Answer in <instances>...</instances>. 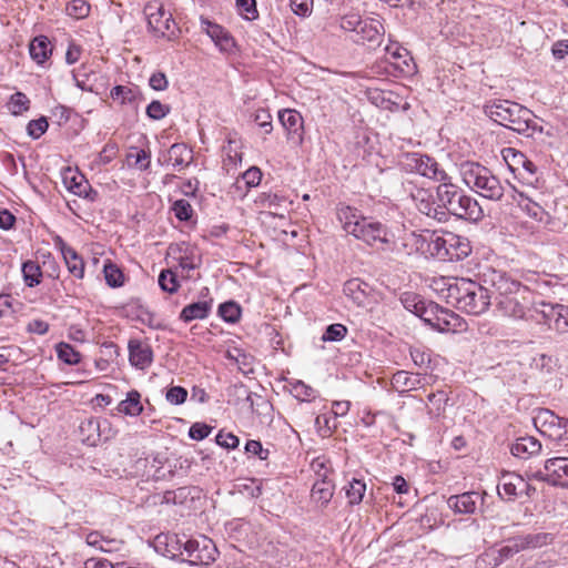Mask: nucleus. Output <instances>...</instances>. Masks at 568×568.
<instances>
[{
  "label": "nucleus",
  "instance_id": "nucleus-1",
  "mask_svg": "<svg viewBox=\"0 0 568 568\" xmlns=\"http://www.w3.org/2000/svg\"><path fill=\"white\" fill-rule=\"evenodd\" d=\"M440 295L457 310L469 315L485 313L491 301L488 288L466 277L442 278L438 283Z\"/></svg>",
  "mask_w": 568,
  "mask_h": 568
},
{
  "label": "nucleus",
  "instance_id": "nucleus-2",
  "mask_svg": "<svg viewBox=\"0 0 568 568\" xmlns=\"http://www.w3.org/2000/svg\"><path fill=\"white\" fill-rule=\"evenodd\" d=\"M417 251L428 253L443 261H460L471 253V246L467 237L453 232L437 234L426 232L425 234H412Z\"/></svg>",
  "mask_w": 568,
  "mask_h": 568
},
{
  "label": "nucleus",
  "instance_id": "nucleus-3",
  "mask_svg": "<svg viewBox=\"0 0 568 568\" xmlns=\"http://www.w3.org/2000/svg\"><path fill=\"white\" fill-rule=\"evenodd\" d=\"M485 113L496 123L525 136H534L536 132H542V128L534 121L535 115L529 109L509 100H497L486 104Z\"/></svg>",
  "mask_w": 568,
  "mask_h": 568
},
{
  "label": "nucleus",
  "instance_id": "nucleus-4",
  "mask_svg": "<svg viewBox=\"0 0 568 568\" xmlns=\"http://www.w3.org/2000/svg\"><path fill=\"white\" fill-rule=\"evenodd\" d=\"M436 197L440 209L446 212V216L450 214L474 223L484 216V211L477 200L450 183V180L437 186Z\"/></svg>",
  "mask_w": 568,
  "mask_h": 568
},
{
  "label": "nucleus",
  "instance_id": "nucleus-5",
  "mask_svg": "<svg viewBox=\"0 0 568 568\" xmlns=\"http://www.w3.org/2000/svg\"><path fill=\"white\" fill-rule=\"evenodd\" d=\"M339 219L346 233L354 235L367 245L384 248L392 241L393 234L386 225L364 216H357L351 207L343 210Z\"/></svg>",
  "mask_w": 568,
  "mask_h": 568
},
{
  "label": "nucleus",
  "instance_id": "nucleus-6",
  "mask_svg": "<svg viewBox=\"0 0 568 568\" xmlns=\"http://www.w3.org/2000/svg\"><path fill=\"white\" fill-rule=\"evenodd\" d=\"M459 173L463 182L480 196L491 201H500L504 196V185L487 166L474 161H464L459 164Z\"/></svg>",
  "mask_w": 568,
  "mask_h": 568
},
{
  "label": "nucleus",
  "instance_id": "nucleus-7",
  "mask_svg": "<svg viewBox=\"0 0 568 568\" xmlns=\"http://www.w3.org/2000/svg\"><path fill=\"white\" fill-rule=\"evenodd\" d=\"M179 554L168 549L172 557L181 556L182 561L192 566H207L216 559L217 549L213 541L206 537L187 539L178 548Z\"/></svg>",
  "mask_w": 568,
  "mask_h": 568
},
{
  "label": "nucleus",
  "instance_id": "nucleus-8",
  "mask_svg": "<svg viewBox=\"0 0 568 568\" xmlns=\"http://www.w3.org/2000/svg\"><path fill=\"white\" fill-rule=\"evenodd\" d=\"M149 30L155 36L169 41L175 40L180 32L172 13L166 11L161 3L151 2L144 8Z\"/></svg>",
  "mask_w": 568,
  "mask_h": 568
},
{
  "label": "nucleus",
  "instance_id": "nucleus-9",
  "mask_svg": "<svg viewBox=\"0 0 568 568\" xmlns=\"http://www.w3.org/2000/svg\"><path fill=\"white\" fill-rule=\"evenodd\" d=\"M532 420L541 435L568 447V419L557 416L550 409L540 408Z\"/></svg>",
  "mask_w": 568,
  "mask_h": 568
},
{
  "label": "nucleus",
  "instance_id": "nucleus-10",
  "mask_svg": "<svg viewBox=\"0 0 568 568\" xmlns=\"http://www.w3.org/2000/svg\"><path fill=\"white\" fill-rule=\"evenodd\" d=\"M508 169L515 176L527 185H534L538 181L537 165L530 161L524 153L513 148H505L501 151Z\"/></svg>",
  "mask_w": 568,
  "mask_h": 568
},
{
  "label": "nucleus",
  "instance_id": "nucleus-11",
  "mask_svg": "<svg viewBox=\"0 0 568 568\" xmlns=\"http://www.w3.org/2000/svg\"><path fill=\"white\" fill-rule=\"evenodd\" d=\"M405 164L409 171L416 172L419 175L436 182H440V184L450 180V176L439 165V163L427 154L408 153L406 154Z\"/></svg>",
  "mask_w": 568,
  "mask_h": 568
},
{
  "label": "nucleus",
  "instance_id": "nucleus-12",
  "mask_svg": "<svg viewBox=\"0 0 568 568\" xmlns=\"http://www.w3.org/2000/svg\"><path fill=\"white\" fill-rule=\"evenodd\" d=\"M536 321L548 325L560 334L568 333V306L546 302L536 303Z\"/></svg>",
  "mask_w": 568,
  "mask_h": 568
},
{
  "label": "nucleus",
  "instance_id": "nucleus-13",
  "mask_svg": "<svg viewBox=\"0 0 568 568\" xmlns=\"http://www.w3.org/2000/svg\"><path fill=\"white\" fill-rule=\"evenodd\" d=\"M565 477H568V457L564 456L548 458L545 462L544 469L534 474V478L537 480L562 487L567 486L561 481Z\"/></svg>",
  "mask_w": 568,
  "mask_h": 568
},
{
  "label": "nucleus",
  "instance_id": "nucleus-14",
  "mask_svg": "<svg viewBox=\"0 0 568 568\" xmlns=\"http://www.w3.org/2000/svg\"><path fill=\"white\" fill-rule=\"evenodd\" d=\"M385 28L381 17H369L362 20L353 41L358 44H368L372 48L378 47L384 38Z\"/></svg>",
  "mask_w": 568,
  "mask_h": 568
},
{
  "label": "nucleus",
  "instance_id": "nucleus-15",
  "mask_svg": "<svg viewBox=\"0 0 568 568\" xmlns=\"http://www.w3.org/2000/svg\"><path fill=\"white\" fill-rule=\"evenodd\" d=\"M527 293L528 292H519L505 297H496L498 311L508 317L525 318L527 312L531 311L528 308V303L526 301L525 294Z\"/></svg>",
  "mask_w": 568,
  "mask_h": 568
},
{
  "label": "nucleus",
  "instance_id": "nucleus-16",
  "mask_svg": "<svg viewBox=\"0 0 568 568\" xmlns=\"http://www.w3.org/2000/svg\"><path fill=\"white\" fill-rule=\"evenodd\" d=\"M412 199L420 213L438 222L446 221V212L440 209L437 199L435 200L428 190L417 189L416 192L412 193Z\"/></svg>",
  "mask_w": 568,
  "mask_h": 568
},
{
  "label": "nucleus",
  "instance_id": "nucleus-17",
  "mask_svg": "<svg viewBox=\"0 0 568 568\" xmlns=\"http://www.w3.org/2000/svg\"><path fill=\"white\" fill-rule=\"evenodd\" d=\"M529 488V484L517 474L504 473L499 479L497 489L501 499L514 501L520 493Z\"/></svg>",
  "mask_w": 568,
  "mask_h": 568
},
{
  "label": "nucleus",
  "instance_id": "nucleus-18",
  "mask_svg": "<svg viewBox=\"0 0 568 568\" xmlns=\"http://www.w3.org/2000/svg\"><path fill=\"white\" fill-rule=\"evenodd\" d=\"M486 493L466 491L459 495H453L447 499V506L456 514L470 515L477 509L479 500H484Z\"/></svg>",
  "mask_w": 568,
  "mask_h": 568
},
{
  "label": "nucleus",
  "instance_id": "nucleus-19",
  "mask_svg": "<svg viewBox=\"0 0 568 568\" xmlns=\"http://www.w3.org/2000/svg\"><path fill=\"white\" fill-rule=\"evenodd\" d=\"M129 361L132 366L145 369L152 364L153 352L150 345L133 339L129 342Z\"/></svg>",
  "mask_w": 568,
  "mask_h": 568
},
{
  "label": "nucleus",
  "instance_id": "nucleus-20",
  "mask_svg": "<svg viewBox=\"0 0 568 568\" xmlns=\"http://www.w3.org/2000/svg\"><path fill=\"white\" fill-rule=\"evenodd\" d=\"M278 120L287 132L288 139L302 142L303 140V118L295 110H282L278 112Z\"/></svg>",
  "mask_w": 568,
  "mask_h": 568
},
{
  "label": "nucleus",
  "instance_id": "nucleus-21",
  "mask_svg": "<svg viewBox=\"0 0 568 568\" xmlns=\"http://www.w3.org/2000/svg\"><path fill=\"white\" fill-rule=\"evenodd\" d=\"M385 50L389 57V62L396 70L406 75L414 73L415 63L406 49L399 45H388Z\"/></svg>",
  "mask_w": 568,
  "mask_h": 568
},
{
  "label": "nucleus",
  "instance_id": "nucleus-22",
  "mask_svg": "<svg viewBox=\"0 0 568 568\" xmlns=\"http://www.w3.org/2000/svg\"><path fill=\"white\" fill-rule=\"evenodd\" d=\"M202 29L206 34L215 42V44L222 51H231L234 47V40L231 34L221 26L209 21L207 19H201Z\"/></svg>",
  "mask_w": 568,
  "mask_h": 568
},
{
  "label": "nucleus",
  "instance_id": "nucleus-23",
  "mask_svg": "<svg viewBox=\"0 0 568 568\" xmlns=\"http://www.w3.org/2000/svg\"><path fill=\"white\" fill-rule=\"evenodd\" d=\"M491 285L498 294L496 297H505L519 292H528L526 286H523L519 282L511 280L501 272L493 273Z\"/></svg>",
  "mask_w": 568,
  "mask_h": 568
},
{
  "label": "nucleus",
  "instance_id": "nucleus-24",
  "mask_svg": "<svg viewBox=\"0 0 568 568\" xmlns=\"http://www.w3.org/2000/svg\"><path fill=\"white\" fill-rule=\"evenodd\" d=\"M62 179L65 187L73 194L82 197H89L91 186L82 174L68 168L64 170Z\"/></svg>",
  "mask_w": 568,
  "mask_h": 568
},
{
  "label": "nucleus",
  "instance_id": "nucleus-25",
  "mask_svg": "<svg viewBox=\"0 0 568 568\" xmlns=\"http://www.w3.org/2000/svg\"><path fill=\"white\" fill-rule=\"evenodd\" d=\"M541 443L532 436H523L516 439L511 445L510 452L515 457L527 459L539 454Z\"/></svg>",
  "mask_w": 568,
  "mask_h": 568
},
{
  "label": "nucleus",
  "instance_id": "nucleus-26",
  "mask_svg": "<svg viewBox=\"0 0 568 568\" xmlns=\"http://www.w3.org/2000/svg\"><path fill=\"white\" fill-rule=\"evenodd\" d=\"M211 308L212 303L207 301L191 303L183 307L180 313V320L185 323L192 322L194 320H204L207 317Z\"/></svg>",
  "mask_w": 568,
  "mask_h": 568
},
{
  "label": "nucleus",
  "instance_id": "nucleus-27",
  "mask_svg": "<svg viewBox=\"0 0 568 568\" xmlns=\"http://www.w3.org/2000/svg\"><path fill=\"white\" fill-rule=\"evenodd\" d=\"M334 494V484L332 479H316L312 487V499L320 506H326Z\"/></svg>",
  "mask_w": 568,
  "mask_h": 568
},
{
  "label": "nucleus",
  "instance_id": "nucleus-28",
  "mask_svg": "<svg viewBox=\"0 0 568 568\" xmlns=\"http://www.w3.org/2000/svg\"><path fill=\"white\" fill-rule=\"evenodd\" d=\"M116 410L128 416H139L143 412L141 394L135 389L130 390L126 398L118 404Z\"/></svg>",
  "mask_w": 568,
  "mask_h": 568
},
{
  "label": "nucleus",
  "instance_id": "nucleus-29",
  "mask_svg": "<svg viewBox=\"0 0 568 568\" xmlns=\"http://www.w3.org/2000/svg\"><path fill=\"white\" fill-rule=\"evenodd\" d=\"M434 325L433 328L439 331V332H450L455 331L459 325V316L455 314L454 312L446 310L442 306H439L438 314L436 318H434Z\"/></svg>",
  "mask_w": 568,
  "mask_h": 568
},
{
  "label": "nucleus",
  "instance_id": "nucleus-30",
  "mask_svg": "<svg viewBox=\"0 0 568 568\" xmlns=\"http://www.w3.org/2000/svg\"><path fill=\"white\" fill-rule=\"evenodd\" d=\"M169 161L179 170L187 166L192 161V150L183 143L173 144L168 152Z\"/></svg>",
  "mask_w": 568,
  "mask_h": 568
},
{
  "label": "nucleus",
  "instance_id": "nucleus-31",
  "mask_svg": "<svg viewBox=\"0 0 568 568\" xmlns=\"http://www.w3.org/2000/svg\"><path fill=\"white\" fill-rule=\"evenodd\" d=\"M68 271L77 278H82L84 275V263L78 253L70 246L63 244L61 248Z\"/></svg>",
  "mask_w": 568,
  "mask_h": 568
},
{
  "label": "nucleus",
  "instance_id": "nucleus-32",
  "mask_svg": "<svg viewBox=\"0 0 568 568\" xmlns=\"http://www.w3.org/2000/svg\"><path fill=\"white\" fill-rule=\"evenodd\" d=\"M29 52L31 58L37 63H43L47 60L49 53L51 52L50 41L47 37L34 38L29 45Z\"/></svg>",
  "mask_w": 568,
  "mask_h": 568
},
{
  "label": "nucleus",
  "instance_id": "nucleus-33",
  "mask_svg": "<svg viewBox=\"0 0 568 568\" xmlns=\"http://www.w3.org/2000/svg\"><path fill=\"white\" fill-rule=\"evenodd\" d=\"M554 537L551 534L548 532H538L532 535H527L521 540V548L525 549H536L540 548L542 546H546L552 541Z\"/></svg>",
  "mask_w": 568,
  "mask_h": 568
},
{
  "label": "nucleus",
  "instance_id": "nucleus-34",
  "mask_svg": "<svg viewBox=\"0 0 568 568\" xmlns=\"http://www.w3.org/2000/svg\"><path fill=\"white\" fill-rule=\"evenodd\" d=\"M22 274L26 284L29 287H33L40 284L42 272L40 266L33 261H27L22 264Z\"/></svg>",
  "mask_w": 568,
  "mask_h": 568
},
{
  "label": "nucleus",
  "instance_id": "nucleus-35",
  "mask_svg": "<svg viewBox=\"0 0 568 568\" xmlns=\"http://www.w3.org/2000/svg\"><path fill=\"white\" fill-rule=\"evenodd\" d=\"M57 355L60 361L68 365H77L81 361V354L70 344L63 342L57 345Z\"/></svg>",
  "mask_w": 568,
  "mask_h": 568
},
{
  "label": "nucleus",
  "instance_id": "nucleus-36",
  "mask_svg": "<svg viewBox=\"0 0 568 568\" xmlns=\"http://www.w3.org/2000/svg\"><path fill=\"white\" fill-rule=\"evenodd\" d=\"M400 302L407 311L412 312L416 316H419L420 311L426 304V302L418 294L413 292L403 293L400 295Z\"/></svg>",
  "mask_w": 568,
  "mask_h": 568
},
{
  "label": "nucleus",
  "instance_id": "nucleus-37",
  "mask_svg": "<svg viewBox=\"0 0 568 568\" xmlns=\"http://www.w3.org/2000/svg\"><path fill=\"white\" fill-rule=\"evenodd\" d=\"M104 278L109 286L119 287L123 285L124 276L122 271L112 262L108 261L103 266Z\"/></svg>",
  "mask_w": 568,
  "mask_h": 568
},
{
  "label": "nucleus",
  "instance_id": "nucleus-38",
  "mask_svg": "<svg viewBox=\"0 0 568 568\" xmlns=\"http://www.w3.org/2000/svg\"><path fill=\"white\" fill-rule=\"evenodd\" d=\"M128 162L140 170H146L150 166V152L144 149L132 148L128 153Z\"/></svg>",
  "mask_w": 568,
  "mask_h": 568
},
{
  "label": "nucleus",
  "instance_id": "nucleus-39",
  "mask_svg": "<svg viewBox=\"0 0 568 568\" xmlns=\"http://www.w3.org/2000/svg\"><path fill=\"white\" fill-rule=\"evenodd\" d=\"M30 108L29 98L22 92H16L8 102V109L13 115H20Z\"/></svg>",
  "mask_w": 568,
  "mask_h": 568
},
{
  "label": "nucleus",
  "instance_id": "nucleus-40",
  "mask_svg": "<svg viewBox=\"0 0 568 568\" xmlns=\"http://www.w3.org/2000/svg\"><path fill=\"white\" fill-rule=\"evenodd\" d=\"M91 7L85 0H72L68 2L65 12L74 19H83L89 16Z\"/></svg>",
  "mask_w": 568,
  "mask_h": 568
},
{
  "label": "nucleus",
  "instance_id": "nucleus-41",
  "mask_svg": "<svg viewBox=\"0 0 568 568\" xmlns=\"http://www.w3.org/2000/svg\"><path fill=\"white\" fill-rule=\"evenodd\" d=\"M219 315L227 323H236L241 317V307L235 302H225L219 306Z\"/></svg>",
  "mask_w": 568,
  "mask_h": 568
},
{
  "label": "nucleus",
  "instance_id": "nucleus-42",
  "mask_svg": "<svg viewBox=\"0 0 568 568\" xmlns=\"http://www.w3.org/2000/svg\"><path fill=\"white\" fill-rule=\"evenodd\" d=\"M366 490V485L364 481L358 479H353L348 487H346V496L348 498L349 504L356 505L359 504L364 497V493Z\"/></svg>",
  "mask_w": 568,
  "mask_h": 568
},
{
  "label": "nucleus",
  "instance_id": "nucleus-43",
  "mask_svg": "<svg viewBox=\"0 0 568 568\" xmlns=\"http://www.w3.org/2000/svg\"><path fill=\"white\" fill-rule=\"evenodd\" d=\"M311 468L316 475V479H331L329 474L332 471L331 462L324 456L316 457L311 463Z\"/></svg>",
  "mask_w": 568,
  "mask_h": 568
},
{
  "label": "nucleus",
  "instance_id": "nucleus-44",
  "mask_svg": "<svg viewBox=\"0 0 568 568\" xmlns=\"http://www.w3.org/2000/svg\"><path fill=\"white\" fill-rule=\"evenodd\" d=\"M159 285L161 290L168 293H174L179 288L176 275L171 270H163L159 275Z\"/></svg>",
  "mask_w": 568,
  "mask_h": 568
},
{
  "label": "nucleus",
  "instance_id": "nucleus-45",
  "mask_svg": "<svg viewBox=\"0 0 568 568\" xmlns=\"http://www.w3.org/2000/svg\"><path fill=\"white\" fill-rule=\"evenodd\" d=\"M362 20L363 18L358 13L351 12L341 18L339 27L346 32H353L355 37Z\"/></svg>",
  "mask_w": 568,
  "mask_h": 568
},
{
  "label": "nucleus",
  "instance_id": "nucleus-46",
  "mask_svg": "<svg viewBox=\"0 0 568 568\" xmlns=\"http://www.w3.org/2000/svg\"><path fill=\"white\" fill-rule=\"evenodd\" d=\"M347 334V328L343 324H332L326 327L322 339L324 342H338L342 341Z\"/></svg>",
  "mask_w": 568,
  "mask_h": 568
},
{
  "label": "nucleus",
  "instance_id": "nucleus-47",
  "mask_svg": "<svg viewBox=\"0 0 568 568\" xmlns=\"http://www.w3.org/2000/svg\"><path fill=\"white\" fill-rule=\"evenodd\" d=\"M111 98L120 100L122 104L132 103L135 101L136 94L133 89L125 85H115L111 90Z\"/></svg>",
  "mask_w": 568,
  "mask_h": 568
},
{
  "label": "nucleus",
  "instance_id": "nucleus-48",
  "mask_svg": "<svg viewBox=\"0 0 568 568\" xmlns=\"http://www.w3.org/2000/svg\"><path fill=\"white\" fill-rule=\"evenodd\" d=\"M85 542L91 546V547H95L98 549H100L101 551L103 552H110L112 551L111 548H106L104 544H114L115 540L113 539H108L105 537H103L99 531H91L85 537Z\"/></svg>",
  "mask_w": 568,
  "mask_h": 568
},
{
  "label": "nucleus",
  "instance_id": "nucleus-49",
  "mask_svg": "<svg viewBox=\"0 0 568 568\" xmlns=\"http://www.w3.org/2000/svg\"><path fill=\"white\" fill-rule=\"evenodd\" d=\"M292 392L294 396L300 400H311L312 398H315L316 390L306 385L302 381H297L292 385Z\"/></svg>",
  "mask_w": 568,
  "mask_h": 568
},
{
  "label": "nucleus",
  "instance_id": "nucleus-50",
  "mask_svg": "<svg viewBox=\"0 0 568 568\" xmlns=\"http://www.w3.org/2000/svg\"><path fill=\"white\" fill-rule=\"evenodd\" d=\"M240 14L246 20H254L258 17L255 0H236Z\"/></svg>",
  "mask_w": 568,
  "mask_h": 568
},
{
  "label": "nucleus",
  "instance_id": "nucleus-51",
  "mask_svg": "<svg viewBox=\"0 0 568 568\" xmlns=\"http://www.w3.org/2000/svg\"><path fill=\"white\" fill-rule=\"evenodd\" d=\"M170 112V106L161 103L158 100L152 101L146 106V115L152 120H161L165 118Z\"/></svg>",
  "mask_w": 568,
  "mask_h": 568
},
{
  "label": "nucleus",
  "instance_id": "nucleus-52",
  "mask_svg": "<svg viewBox=\"0 0 568 568\" xmlns=\"http://www.w3.org/2000/svg\"><path fill=\"white\" fill-rule=\"evenodd\" d=\"M49 123L47 118L41 116L37 120H31L28 123L27 131L32 139H39L48 130Z\"/></svg>",
  "mask_w": 568,
  "mask_h": 568
},
{
  "label": "nucleus",
  "instance_id": "nucleus-53",
  "mask_svg": "<svg viewBox=\"0 0 568 568\" xmlns=\"http://www.w3.org/2000/svg\"><path fill=\"white\" fill-rule=\"evenodd\" d=\"M519 205L530 217L536 221H542L545 210L538 203L527 199L525 202H520Z\"/></svg>",
  "mask_w": 568,
  "mask_h": 568
},
{
  "label": "nucleus",
  "instance_id": "nucleus-54",
  "mask_svg": "<svg viewBox=\"0 0 568 568\" xmlns=\"http://www.w3.org/2000/svg\"><path fill=\"white\" fill-rule=\"evenodd\" d=\"M172 210L176 219L180 221H187L192 215V206L186 200H178L174 202Z\"/></svg>",
  "mask_w": 568,
  "mask_h": 568
},
{
  "label": "nucleus",
  "instance_id": "nucleus-55",
  "mask_svg": "<svg viewBox=\"0 0 568 568\" xmlns=\"http://www.w3.org/2000/svg\"><path fill=\"white\" fill-rule=\"evenodd\" d=\"M439 306L440 305L435 302H426L418 317L433 327L435 322L434 318H436L438 314Z\"/></svg>",
  "mask_w": 568,
  "mask_h": 568
},
{
  "label": "nucleus",
  "instance_id": "nucleus-56",
  "mask_svg": "<svg viewBox=\"0 0 568 568\" xmlns=\"http://www.w3.org/2000/svg\"><path fill=\"white\" fill-rule=\"evenodd\" d=\"M166 400L172 405L183 404L187 397V390L181 386H173L166 392Z\"/></svg>",
  "mask_w": 568,
  "mask_h": 568
},
{
  "label": "nucleus",
  "instance_id": "nucleus-57",
  "mask_svg": "<svg viewBox=\"0 0 568 568\" xmlns=\"http://www.w3.org/2000/svg\"><path fill=\"white\" fill-rule=\"evenodd\" d=\"M262 176L263 174L260 168L251 166L242 174V180L247 187H254L261 183Z\"/></svg>",
  "mask_w": 568,
  "mask_h": 568
},
{
  "label": "nucleus",
  "instance_id": "nucleus-58",
  "mask_svg": "<svg viewBox=\"0 0 568 568\" xmlns=\"http://www.w3.org/2000/svg\"><path fill=\"white\" fill-rule=\"evenodd\" d=\"M212 429L205 423H194L189 429V436L194 440H202L211 434Z\"/></svg>",
  "mask_w": 568,
  "mask_h": 568
},
{
  "label": "nucleus",
  "instance_id": "nucleus-59",
  "mask_svg": "<svg viewBox=\"0 0 568 568\" xmlns=\"http://www.w3.org/2000/svg\"><path fill=\"white\" fill-rule=\"evenodd\" d=\"M215 442L223 448L234 449L239 446L240 439L232 433L224 434L222 430L216 435Z\"/></svg>",
  "mask_w": 568,
  "mask_h": 568
},
{
  "label": "nucleus",
  "instance_id": "nucleus-60",
  "mask_svg": "<svg viewBox=\"0 0 568 568\" xmlns=\"http://www.w3.org/2000/svg\"><path fill=\"white\" fill-rule=\"evenodd\" d=\"M393 382L395 385H402L403 392L414 388L415 384L418 382L417 378L413 375H409L407 372H397Z\"/></svg>",
  "mask_w": 568,
  "mask_h": 568
},
{
  "label": "nucleus",
  "instance_id": "nucleus-61",
  "mask_svg": "<svg viewBox=\"0 0 568 568\" xmlns=\"http://www.w3.org/2000/svg\"><path fill=\"white\" fill-rule=\"evenodd\" d=\"M255 123L264 130L265 134H270L273 130L272 116L265 110H257L254 116Z\"/></svg>",
  "mask_w": 568,
  "mask_h": 568
},
{
  "label": "nucleus",
  "instance_id": "nucleus-62",
  "mask_svg": "<svg viewBox=\"0 0 568 568\" xmlns=\"http://www.w3.org/2000/svg\"><path fill=\"white\" fill-rule=\"evenodd\" d=\"M313 1L310 0H291L292 11L301 17H307L312 12Z\"/></svg>",
  "mask_w": 568,
  "mask_h": 568
},
{
  "label": "nucleus",
  "instance_id": "nucleus-63",
  "mask_svg": "<svg viewBox=\"0 0 568 568\" xmlns=\"http://www.w3.org/2000/svg\"><path fill=\"white\" fill-rule=\"evenodd\" d=\"M315 426L323 437L331 436L336 425H331V417L327 415H320L315 419Z\"/></svg>",
  "mask_w": 568,
  "mask_h": 568
},
{
  "label": "nucleus",
  "instance_id": "nucleus-64",
  "mask_svg": "<svg viewBox=\"0 0 568 568\" xmlns=\"http://www.w3.org/2000/svg\"><path fill=\"white\" fill-rule=\"evenodd\" d=\"M428 402L435 406L436 415H440V413L445 409L448 397L445 392L438 390L437 393H432L428 395Z\"/></svg>",
  "mask_w": 568,
  "mask_h": 568
}]
</instances>
